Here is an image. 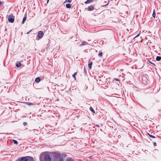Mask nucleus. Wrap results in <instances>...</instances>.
<instances>
[{"mask_svg": "<svg viewBox=\"0 0 161 161\" xmlns=\"http://www.w3.org/2000/svg\"><path fill=\"white\" fill-rule=\"evenodd\" d=\"M53 156H56V153L55 152H54L53 153H48L46 152L42 153L40 155V161H41V159L42 158H44V161H51V157L52 155Z\"/></svg>", "mask_w": 161, "mask_h": 161, "instance_id": "obj_1", "label": "nucleus"}, {"mask_svg": "<svg viewBox=\"0 0 161 161\" xmlns=\"http://www.w3.org/2000/svg\"><path fill=\"white\" fill-rule=\"evenodd\" d=\"M14 17L13 14H10L8 17V20L9 22L13 23L14 22Z\"/></svg>", "mask_w": 161, "mask_h": 161, "instance_id": "obj_2", "label": "nucleus"}, {"mask_svg": "<svg viewBox=\"0 0 161 161\" xmlns=\"http://www.w3.org/2000/svg\"><path fill=\"white\" fill-rule=\"evenodd\" d=\"M43 35L44 34L42 31H39L37 35V38L38 39H37V40H38L41 39L43 37Z\"/></svg>", "mask_w": 161, "mask_h": 161, "instance_id": "obj_3", "label": "nucleus"}, {"mask_svg": "<svg viewBox=\"0 0 161 161\" xmlns=\"http://www.w3.org/2000/svg\"><path fill=\"white\" fill-rule=\"evenodd\" d=\"M18 160L19 161H27L26 157H23L21 158H19Z\"/></svg>", "mask_w": 161, "mask_h": 161, "instance_id": "obj_4", "label": "nucleus"}, {"mask_svg": "<svg viewBox=\"0 0 161 161\" xmlns=\"http://www.w3.org/2000/svg\"><path fill=\"white\" fill-rule=\"evenodd\" d=\"M27 161H33V158L30 156H26V157Z\"/></svg>", "mask_w": 161, "mask_h": 161, "instance_id": "obj_5", "label": "nucleus"}, {"mask_svg": "<svg viewBox=\"0 0 161 161\" xmlns=\"http://www.w3.org/2000/svg\"><path fill=\"white\" fill-rule=\"evenodd\" d=\"M87 44H88V43L87 42H85V41H83L81 42V44H80V46H82L86 45Z\"/></svg>", "mask_w": 161, "mask_h": 161, "instance_id": "obj_6", "label": "nucleus"}, {"mask_svg": "<svg viewBox=\"0 0 161 161\" xmlns=\"http://www.w3.org/2000/svg\"><path fill=\"white\" fill-rule=\"evenodd\" d=\"M94 8V7L93 5H91L89 6L88 7V9L89 11H92L93 10Z\"/></svg>", "mask_w": 161, "mask_h": 161, "instance_id": "obj_7", "label": "nucleus"}, {"mask_svg": "<svg viewBox=\"0 0 161 161\" xmlns=\"http://www.w3.org/2000/svg\"><path fill=\"white\" fill-rule=\"evenodd\" d=\"M41 80V79L39 77H37L35 80V81L37 83L39 82Z\"/></svg>", "mask_w": 161, "mask_h": 161, "instance_id": "obj_8", "label": "nucleus"}, {"mask_svg": "<svg viewBox=\"0 0 161 161\" xmlns=\"http://www.w3.org/2000/svg\"><path fill=\"white\" fill-rule=\"evenodd\" d=\"M93 0H87L86 2H85V4H88L92 2Z\"/></svg>", "mask_w": 161, "mask_h": 161, "instance_id": "obj_9", "label": "nucleus"}, {"mask_svg": "<svg viewBox=\"0 0 161 161\" xmlns=\"http://www.w3.org/2000/svg\"><path fill=\"white\" fill-rule=\"evenodd\" d=\"M92 62H91L90 63L88 64V66L89 69H92Z\"/></svg>", "mask_w": 161, "mask_h": 161, "instance_id": "obj_10", "label": "nucleus"}, {"mask_svg": "<svg viewBox=\"0 0 161 161\" xmlns=\"http://www.w3.org/2000/svg\"><path fill=\"white\" fill-rule=\"evenodd\" d=\"M161 59V57L160 56H157L156 58V60L157 61H159Z\"/></svg>", "mask_w": 161, "mask_h": 161, "instance_id": "obj_11", "label": "nucleus"}, {"mask_svg": "<svg viewBox=\"0 0 161 161\" xmlns=\"http://www.w3.org/2000/svg\"><path fill=\"white\" fill-rule=\"evenodd\" d=\"M21 65V64L20 62H17L16 64V66L17 67H20Z\"/></svg>", "mask_w": 161, "mask_h": 161, "instance_id": "obj_12", "label": "nucleus"}, {"mask_svg": "<svg viewBox=\"0 0 161 161\" xmlns=\"http://www.w3.org/2000/svg\"><path fill=\"white\" fill-rule=\"evenodd\" d=\"M66 161H74L73 160L70 158H66Z\"/></svg>", "mask_w": 161, "mask_h": 161, "instance_id": "obj_13", "label": "nucleus"}, {"mask_svg": "<svg viewBox=\"0 0 161 161\" xmlns=\"http://www.w3.org/2000/svg\"><path fill=\"white\" fill-rule=\"evenodd\" d=\"M76 74H77V73L76 72H75V73L73 75H72V76L74 78V79L75 80H76V77H75V76L76 75Z\"/></svg>", "mask_w": 161, "mask_h": 161, "instance_id": "obj_14", "label": "nucleus"}, {"mask_svg": "<svg viewBox=\"0 0 161 161\" xmlns=\"http://www.w3.org/2000/svg\"><path fill=\"white\" fill-rule=\"evenodd\" d=\"M71 5L69 4H68L66 5V7L67 8H70L71 7Z\"/></svg>", "mask_w": 161, "mask_h": 161, "instance_id": "obj_15", "label": "nucleus"}, {"mask_svg": "<svg viewBox=\"0 0 161 161\" xmlns=\"http://www.w3.org/2000/svg\"><path fill=\"white\" fill-rule=\"evenodd\" d=\"M26 18L25 17H24V18H23V19L22 21V24H24L25 21L26 20Z\"/></svg>", "mask_w": 161, "mask_h": 161, "instance_id": "obj_16", "label": "nucleus"}, {"mask_svg": "<svg viewBox=\"0 0 161 161\" xmlns=\"http://www.w3.org/2000/svg\"><path fill=\"white\" fill-rule=\"evenodd\" d=\"M103 53L102 52H100L98 53V55L99 57H101L102 56Z\"/></svg>", "mask_w": 161, "mask_h": 161, "instance_id": "obj_17", "label": "nucleus"}, {"mask_svg": "<svg viewBox=\"0 0 161 161\" xmlns=\"http://www.w3.org/2000/svg\"><path fill=\"white\" fill-rule=\"evenodd\" d=\"M90 110L92 111L93 113H95V111L94 110H93V109L92 108V107H90Z\"/></svg>", "mask_w": 161, "mask_h": 161, "instance_id": "obj_18", "label": "nucleus"}, {"mask_svg": "<svg viewBox=\"0 0 161 161\" xmlns=\"http://www.w3.org/2000/svg\"><path fill=\"white\" fill-rule=\"evenodd\" d=\"M13 141L15 144H18V142L17 141L14 140H13Z\"/></svg>", "mask_w": 161, "mask_h": 161, "instance_id": "obj_19", "label": "nucleus"}, {"mask_svg": "<svg viewBox=\"0 0 161 161\" xmlns=\"http://www.w3.org/2000/svg\"><path fill=\"white\" fill-rule=\"evenodd\" d=\"M148 135H149V136H150V137H151V138H155V137L154 136H153V135H150V134H148Z\"/></svg>", "mask_w": 161, "mask_h": 161, "instance_id": "obj_20", "label": "nucleus"}, {"mask_svg": "<svg viewBox=\"0 0 161 161\" xmlns=\"http://www.w3.org/2000/svg\"><path fill=\"white\" fill-rule=\"evenodd\" d=\"M26 104L29 105H33V104L32 103L30 102H27L26 103Z\"/></svg>", "mask_w": 161, "mask_h": 161, "instance_id": "obj_21", "label": "nucleus"}, {"mask_svg": "<svg viewBox=\"0 0 161 161\" xmlns=\"http://www.w3.org/2000/svg\"><path fill=\"white\" fill-rule=\"evenodd\" d=\"M71 0H66L64 2V3L66 2H68V3H71Z\"/></svg>", "mask_w": 161, "mask_h": 161, "instance_id": "obj_22", "label": "nucleus"}, {"mask_svg": "<svg viewBox=\"0 0 161 161\" xmlns=\"http://www.w3.org/2000/svg\"><path fill=\"white\" fill-rule=\"evenodd\" d=\"M3 5V3L0 0V7L2 6Z\"/></svg>", "mask_w": 161, "mask_h": 161, "instance_id": "obj_23", "label": "nucleus"}, {"mask_svg": "<svg viewBox=\"0 0 161 161\" xmlns=\"http://www.w3.org/2000/svg\"><path fill=\"white\" fill-rule=\"evenodd\" d=\"M155 10H154L153 12V16L154 18L155 17Z\"/></svg>", "mask_w": 161, "mask_h": 161, "instance_id": "obj_24", "label": "nucleus"}, {"mask_svg": "<svg viewBox=\"0 0 161 161\" xmlns=\"http://www.w3.org/2000/svg\"><path fill=\"white\" fill-rule=\"evenodd\" d=\"M114 80H115L116 81H119V80L118 79H117L116 78H114Z\"/></svg>", "mask_w": 161, "mask_h": 161, "instance_id": "obj_25", "label": "nucleus"}, {"mask_svg": "<svg viewBox=\"0 0 161 161\" xmlns=\"http://www.w3.org/2000/svg\"><path fill=\"white\" fill-rule=\"evenodd\" d=\"M140 33H139L137 36H136L134 38H136L137 37H138V36H139L140 35Z\"/></svg>", "mask_w": 161, "mask_h": 161, "instance_id": "obj_26", "label": "nucleus"}, {"mask_svg": "<svg viewBox=\"0 0 161 161\" xmlns=\"http://www.w3.org/2000/svg\"><path fill=\"white\" fill-rule=\"evenodd\" d=\"M27 123H26V122H24V123H23V125H25H25H27Z\"/></svg>", "mask_w": 161, "mask_h": 161, "instance_id": "obj_27", "label": "nucleus"}, {"mask_svg": "<svg viewBox=\"0 0 161 161\" xmlns=\"http://www.w3.org/2000/svg\"><path fill=\"white\" fill-rule=\"evenodd\" d=\"M153 145L154 146H156V142H153Z\"/></svg>", "mask_w": 161, "mask_h": 161, "instance_id": "obj_28", "label": "nucleus"}, {"mask_svg": "<svg viewBox=\"0 0 161 161\" xmlns=\"http://www.w3.org/2000/svg\"><path fill=\"white\" fill-rule=\"evenodd\" d=\"M59 161H64V160L63 158H61L60 159Z\"/></svg>", "mask_w": 161, "mask_h": 161, "instance_id": "obj_29", "label": "nucleus"}, {"mask_svg": "<svg viewBox=\"0 0 161 161\" xmlns=\"http://www.w3.org/2000/svg\"><path fill=\"white\" fill-rule=\"evenodd\" d=\"M31 30H30L29 32H27V33H26V34H29L30 32L31 31Z\"/></svg>", "mask_w": 161, "mask_h": 161, "instance_id": "obj_30", "label": "nucleus"}, {"mask_svg": "<svg viewBox=\"0 0 161 161\" xmlns=\"http://www.w3.org/2000/svg\"><path fill=\"white\" fill-rule=\"evenodd\" d=\"M96 126L98 127H100V126H99V125H96Z\"/></svg>", "mask_w": 161, "mask_h": 161, "instance_id": "obj_31", "label": "nucleus"}, {"mask_svg": "<svg viewBox=\"0 0 161 161\" xmlns=\"http://www.w3.org/2000/svg\"><path fill=\"white\" fill-rule=\"evenodd\" d=\"M67 156V155H64V157H66Z\"/></svg>", "mask_w": 161, "mask_h": 161, "instance_id": "obj_32", "label": "nucleus"}, {"mask_svg": "<svg viewBox=\"0 0 161 161\" xmlns=\"http://www.w3.org/2000/svg\"><path fill=\"white\" fill-rule=\"evenodd\" d=\"M49 0H47V3H48Z\"/></svg>", "mask_w": 161, "mask_h": 161, "instance_id": "obj_33", "label": "nucleus"}, {"mask_svg": "<svg viewBox=\"0 0 161 161\" xmlns=\"http://www.w3.org/2000/svg\"><path fill=\"white\" fill-rule=\"evenodd\" d=\"M84 72H86V71L85 70V69H84Z\"/></svg>", "mask_w": 161, "mask_h": 161, "instance_id": "obj_34", "label": "nucleus"}, {"mask_svg": "<svg viewBox=\"0 0 161 161\" xmlns=\"http://www.w3.org/2000/svg\"><path fill=\"white\" fill-rule=\"evenodd\" d=\"M149 63H151V64H152V63L151 62H150V61H149Z\"/></svg>", "mask_w": 161, "mask_h": 161, "instance_id": "obj_35", "label": "nucleus"}, {"mask_svg": "<svg viewBox=\"0 0 161 161\" xmlns=\"http://www.w3.org/2000/svg\"><path fill=\"white\" fill-rule=\"evenodd\" d=\"M92 158V157H91V156H90V158Z\"/></svg>", "mask_w": 161, "mask_h": 161, "instance_id": "obj_36", "label": "nucleus"}, {"mask_svg": "<svg viewBox=\"0 0 161 161\" xmlns=\"http://www.w3.org/2000/svg\"><path fill=\"white\" fill-rule=\"evenodd\" d=\"M16 161H19L18 159H17Z\"/></svg>", "mask_w": 161, "mask_h": 161, "instance_id": "obj_37", "label": "nucleus"}]
</instances>
